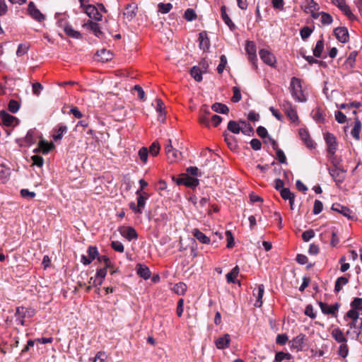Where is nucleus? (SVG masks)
Instances as JSON below:
<instances>
[{
  "label": "nucleus",
  "instance_id": "obj_1",
  "mask_svg": "<svg viewBox=\"0 0 362 362\" xmlns=\"http://www.w3.org/2000/svg\"><path fill=\"white\" fill-rule=\"evenodd\" d=\"M290 92L293 99L298 103L306 101V98L302 90L301 81L296 77H292L290 83Z\"/></svg>",
  "mask_w": 362,
  "mask_h": 362
},
{
  "label": "nucleus",
  "instance_id": "obj_2",
  "mask_svg": "<svg viewBox=\"0 0 362 362\" xmlns=\"http://www.w3.org/2000/svg\"><path fill=\"white\" fill-rule=\"evenodd\" d=\"M280 107L292 122L298 123L299 118L297 112L290 101L284 100L281 102Z\"/></svg>",
  "mask_w": 362,
  "mask_h": 362
},
{
  "label": "nucleus",
  "instance_id": "obj_3",
  "mask_svg": "<svg viewBox=\"0 0 362 362\" xmlns=\"http://www.w3.org/2000/svg\"><path fill=\"white\" fill-rule=\"evenodd\" d=\"M168 143L165 147V153L169 162L174 163L181 158V152L175 149L172 146L171 139H168Z\"/></svg>",
  "mask_w": 362,
  "mask_h": 362
},
{
  "label": "nucleus",
  "instance_id": "obj_4",
  "mask_svg": "<svg viewBox=\"0 0 362 362\" xmlns=\"http://www.w3.org/2000/svg\"><path fill=\"white\" fill-rule=\"evenodd\" d=\"M0 120L6 127H14L19 124V119L17 117L8 114L4 110L0 111Z\"/></svg>",
  "mask_w": 362,
  "mask_h": 362
},
{
  "label": "nucleus",
  "instance_id": "obj_5",
  "mask_svg": "<svg viewBox=\"0 0 362 362\" xmlns=\"http://www.w3.org/2000/svg\"><path fill=\"white\" fill-rule=\"evenodd\" d=\"M346 171L342 168L334 166L329 168V173L333 178L337 185L341 184L344 182L345 178Z\"/></svg>",
  "mask_w": 362,
  "mask_h": 362
},
{
  "label": "nucleus",
  "instance_id": "obj_6",
  "mask_svg": "<svg viewBox=\"0 0 362 362\" xmlns=\"http://www.w3.org/2000/svg\"><path fill=\"white\" fill-rule=\"evenodd\" d=\"M178 185H184L187 187L194 188L199 185L197 178L192 177L188 174H182V177L177 180Z\"/></svg>",
  "mask_w": 362,
  "mask_h": 362
},
{
  "label": "nucleus",
  "instance_id": "obj_7",
  "mask_svg": "<svg viewBox=\"0 0 362 362\" xmlns=\"http://www.w3.org/2000/svg\"><path fill=\"white\" fill-rule=\"evenodd\" d=\"M259 57L267 65L274 66L276 62L275 56L269 51L265 49L259 50Z\"/></svg>",
  "mask_w": 362,
  "mask_h": 362
},
{
  "label": "nucleus",
  "instance_id": "obj_8",
  "mask_svg": "<svg viewBox=\"0 0 362 362\" xmlns=\"http://www.w3.org/2000/svg\"><path fill=\"white\" fill-rule=\"evenodd\" d=\"M331 2L337 6L349 19L355 18V16L351 12L345 0H331Z\"/></svg>",
  "mask_w": 362,
  "mask_h": 362
},
{
  "label": "nucleus",
  "instance_id": "obj_9",
  "mask_svg": "<svg viewBox=\"0 0 362 362\" xmlns=\"http://www.w3.org/2000/svg\"><path fill=\"white\" fill-rule=\"evenodd\" d=\"M28 11L29 15L35 21L42 22L45 20V16L37 8L34 2L30 1L28 6Z\"/></svg>",
  "mask_w": 362,
  "mask_h": 362
},
{
  "label": "nucleus",
  "instance_id": "obj_10",
  "mask_svg": "<svg viewBox=\"0 0 362 362\" xmlns=\"http://www.w3.org/2000/svg\"><path fill=\"white\" fill-rule=\"evenodd\" d=\"M325 140L327 146L328 152L334 154L337 148V139L333 134L326 133L325 134Z\"/></svg>",
  "mask_w": 362,
  "mask_h": 362
},
{
  "label": "nucleus",
  "instance_id": "obj_11",
  "mask_svg": "<svg viewBox=\"0 0 362 362\" xmlns=\"http://www.w3.org/2000/svg\"><path fill=\"white\" fill-rule=\"evenodd\" d=\"M334 34L337 39L341 43H346L349 40V32L345 27H338L334 30Z\"/></svg>",
  "mask_w": 362,
  "mask_h": 362
},
{
  "label": "nucleus",
  "instance_id": "obj_12",
  "mask_svg": "<svg viewBox=\"0 0 362 362\" xmlns=\"http://www.w3.org/2000/svg\"><path fill=\"white\" fill-rule=\"evenodd\" d=\"M119 231L122 236L127 239L129 241L138 238V234L136 230L132 227H123L119 230Z\"/></svg>",
  "mask_w": 362,
  "mask_h": 362
},
{
  "label": "nucleus",
  "instance_id": "obj_13",
  "mask_svg": "<svg viewBox=\"0 0 362 362\" xmlns=\"http://www.w3.org/2000/svg\"><path fill=\"white\" fill-rule=\"evenodd\" d=\"M85 12L90 18L96 21H100L102 20V14L99 13L97 8L93 5H86Z\"/></svg>",
  "mask_w": 362,
  "mask_h": 362
},
{
  "label": "nucleus",
  "instance_id": "obj_14",
  "mask_svg": "<svg viewBox=\"0 0 362 362\" xmlns=\"http://www.w3.org/2000/svg\"><path fill=\"white\" fill-rule=\"evenodd\" d=\"M332 210L337 211L339 214H341L342 215H344L345 217L348 218L349 219H354V216L351 215V214H352L351 211L349 208H347L344 206H342L340 204H338V203L333 204L332 206Z\"/></svg>",
  "mask_w": 362,
  "mask_h": 362
},
{
  "label": "nucleus",
  "instance_id": "obj_15",
  "mask_svg": "<svg viewBox=\"0 0 362 362\" xmlns=\"http://www.w3.org/2000/svg\"><path fill=\"white\" fill-rule=\"evenodd\" d=\"M319 306L324 314L334 315L339 309V304L327 305L325 303L319 302Z\"/></svg>",
  "mask_w": 362,
  "mask_h": 362
},
{
  "label": "nucleus",
  "instance_id": "obj_16",
  "mask_svg": "<svg viewBox=\"0 0 362 362\" xmlns=\"http://www.w3.org/2000/svg\"><path fill=\"white\" fill-rule=\"evenodd\" d=\"M137 11V6L136 4H128L125 10L123 13V16L125 18H127L129 21H132L136 15Z\"/></svg>",
  "mask_w": 362,
  "mask_h": 362
},
{
  "label": "nucleus",
  "instance_id": "obj_17",
  "mask_svg": "<svg viewBox=\"0 0 362 362\" xmlns=\"http://www.w3.org/2000/svg\"><path fill=\"white\" fill-rule=\"evenodd\" d=\"M305 339V335L303 334H300L296 337L293 338L292 340L290 341V346L291 349H295L297 350L302 349L303 344Z\"/></svg>",
  "mask_w": 362,
  "mask_h": 362
},
{
  "label": "nucleus",
  "instance_id": "obj_18",
  "mask_svg": "<svg viewBox=\"0 0 362 362\" xmlns=\"http://www.w3.org/2000/svg\"><path fill=\"white\" fill-rule=\"evenodd\" d=\"M299 136L300 139L308 148H311L314 147V143L310 139L309 132L305 129H299Z\"/></svg>",
  "mask_w": 362,
  "mask_h": 362
},
{
  "label": "nucleus",
  "instance_id": "obj_19",
  "mask_svg": "<svg viewBox=\"0 0 362 362\" xmlns=\"http://www.w3.org/2000/svg\"><path fill=\"white\" fill-rule=\"evenodd\" d=\"M35 310L33 308H26L25 307H18L16 308V316L23 318H30L35 315Z\"/></svg>",
  "mask_w": 362,
  "mask_h": 362
},
{
  "label": "nucleus",
  "instance_id": "obj_20",
  "mask_svg": "<svg viewBox=\"0 0 362 362\" xmlns=\"http://www.w3.org/2000/svg\"><path fill=\"white\" fill-rule=\"evenodd\" d=\"M199 47L204 51L208 50L210 47V40L206 31L201 32L199 35Z\"/></svg>",
  "mask_w": 362,
  "mask_h": 362
},
{
  "label": "nucleus",
  "instance_id": "obj_21",
  "mask_svg": "<svg viewBox=\"0 0 362 362\" xmlns=\"http://www.w3.org/2000/svg\"><path fill=\"white\" fill-rule=\"evenodd\" d=\"M361 122L358 117H356L354 118V127L351 131V134L356 141H359L360 137V132L361 131Z\"/></svg>",
  "mask_w": 362,
  "mask_h": 362
},
{
  "label": "nucleus",
  "instance_id": "obj_22",
  "mask_svg": "<svg viewBox=\"0 0 362 362\" xmlns=\"http://www.w3.org/2000/svg\"><path fill=\"white\" fill-rule=\"evenodd\" d=\"M230 341V336L228 334L219 337L215 341L216 346L219 349H223L228 347Z\"/></svg>",
  "mask_w": 362,
  "mask_h": 362
},
{
  "label": "nucleus",
  "instance_id": "obj_23",
  "mask_svg": "<svg viewBox=\"0 0 362 362\" xmlns=\"http://www.w3.org/2000/svg\"><path fill=\"white\" fill-rule=\"evenodd\" d=\"M136 271L138 275L144 279H148L151 277L149 268L144 264H138L136 265Z\"/></svg>",
  "mask_w": 362,
  "mask_h": 362
},
{
  "label": "nucleus",
  "instance_id": "obj_24",
  "mask_svg": "<svg viewBox=\"0 0 362 362\" xmlns=\"http://www.w3.org/2000/svg\"><path fill=\"white\" fill-rule=\"evenodd\" d=\"M264 292V286L263 284L258 285L257 287V293H255V291H253V295L256 296L257 300L255 303V306L257 308H260L262 305V297Z\"/></svg>",
  "mask_w": 362,
  "mask_h": 362
},
{
  "label": "nucleus",
  "instance_id": "obj_25",
  "mask_svg": "<svg viewBox=\"0 0 362 362\" xmlns=\"http://www.w3.org/2000/svg\"><path fill=\"white\" fill-rule=\"evenodd\" d=\"M221 17L224 23L229 27L230 30H234L235 29V25L227 14L225 6H221Z\"/></svg>",
  "mask_w": 362,
  "mask_h": 362
},
{
  "label": "nucleus",
  "instance_id": "obj_26",
  "mask_svg": "<svg viewBox=\"0 0 362 362\" xmlns=\"http://www.w3.org/2000/svg\"><path fill=\"white\" fill-rule=\"evenodd\" d=\"M96 54L99 58L98 59L103 62L111 60L112 58V52L105 49H102L100 50L97 51Z\"/></svg>",
  "mask_w": 362,
  "mask_h": 362
},
{
  "label": "nucleus",
  "instance_id": "obj_27",
  "mask_svg": "<svg viewBox=\"0 0 362 362\" xmlns=\"http://www.w3.org/2000/svg\"><path fill=\"white\" fill-rule=\"evenodd\" d=\"M332 337L338 342V343H344L346 342L347 340L344 335V333L339 328H334L332 331Z\"/></svg>",
  "mask_w": 362,
  "mask_h": 362
},
{
  "label": "nucleus",
  "instance_id": "obj_28",
  "mask_svg": "<svg viewBox=\"0 0 362 362\" xmlns=\"http://www.w3.org/2000/svg\"><path fill=\"white\" fill-rule=\"evenodd\" d=\"M192 234L200 243L203 244H209L210 243V238L197 228L193 230Z\"/></svg>",
  "mask_w": 362,
  "mask_h": 362
},
{
  "label": "nucleus",
  "instance_id": "obj_29",
  "mask_svg": "<svg viewBox=\"0 0 362 362\" xmlns=\"http://www.w3.org/2000/svg\"><path fill=\"white\" fill-rule=\"evenodd\" d=\"M35 137H36L35 129H30L28 131L23 140L26 145L30 146L35 142Z\"/></svg>",
  "mask_w": 362,
  "mask_h": 362
},
{
  "label": "nucleus",
  "instance_id": "obj_30",
  "mask_svg": "<svg viewBox=\"0 0 362 362\" xmlns=\"http://www.w3.org/2000/svg\"><path fill=\"white\" fill-rule=\"evenodd\" d=\"M64 30L65 33L73 38L80 39L82 37V35L80 32L75 30L71 25H67L64 27Z\"/></svg>",
  "mask_w": 362,
  "mask_h": 362
},
{
  "label": "nucleus",
  "instance_id": "obj_31",
  "mask_svg": "<svg viewBox=\"0 0 362 362\" xmlns=\"http://www.w3.org/2000/svg\"><path fill=\"white\" fill-rule=\"evenodd\" d=\"M156 110L158 112H159V115L158 117V119L160 122H164L165 119V114L163 112V108H164V103L162 101L161 99H156Z\"/></svg>",
  "mask_w": 362,
  "mask_h": 362
},
{
  "label": "nucleus",
  "instance_id": "obj_32",
  "mask_svg": "<svg viewBox=\"0 0 362 362\" xmlns=\"http://www.w3.org/2000/svg\"><path fill=\"white\" fill-rule=\"evenodd\" d=\"M227 129L233 134H239L241 130L240 121L230 120L228 123Z\"/></svg>",
  "mask_w": 362,
  "mask_h": 362
},
{
  "label": "nucleus",
  "instance_id": "obj_33",
  "mask_svg": "<svg viewBox=\"0 0 362 362\" xmlns=\"http://www.w3.org/2000/svg\"><path fill=\"white\" fill-rule=\"evenodd\" d=\"M67 127L64 124H60L57 130L56 134L53 135V139L54 141L61 140L64 134L67 132Z\"/></svg>",
  "mask_w": 362,
  "mask_h": 362
},
{
  "label": "nucleus",
  "instance_id": "obj_34",
  "mask_svg": "<svg viewBox=\"0 0 362 362\" xmlns=\"http://www.w3.org/2000/svg\"><path fill=\"white\" fill-rule=\"evenodd\" d=\"M211 109L214 112L221 114H228V112H229L228 107L226 105L220 103H215L214 104H213L211 106Z\"/></svg>",
  "mask_w": 362,
  "mask_h": 362
},
{
  "label": "nucleus",
  "instance_id": "obj_35",
  "mask_svg": "<svg viewBox=\"0 0 362 362\" xmlns=\"http://www.w3.org/2000/svg\"><path fill=\"white\" fill-rule=\"evenodd\" d=\"M349 283V279L345 276H340L337 278L334 284V291L336 293L339 292L343 286L346 285Z\"/></svg>",
  "mask_w": 362,
  "mask_h": 362
},
{
  "label": "nucleus",
  "instance_id": "obj_36",
  "mask_svg": "<svg viewBox=\"0 0 362 362\" xmlns=\"http://www.w3.org/2000/svg\"><path fill=\"white\" fill-rule=\"evenodd\" d=\"M240 129H241L240 132L243 134L250 136L251 134L253 133V132H254L253 128L249 123H247L243 120H240Z\"/></svg>",
  "mask_w": 362,
  "mask_h": 362
},
{
  "label": "nucleus",
  "instance_id": "obj_37",
  "mask_svg": "<svg viewBox=\"0 0 362 362\" xmlns=\"http://www.w3.org/2000/svg\"><path fill=\"white\" fill-rule=\"evenodd\" d=\"M324 50V40L323 39H320L317 41L315 47L313 49V55L320 58L322 55V53Z\"/></svg>",
  "mask_w": 362,
  "mask_h": 362
},
{
  "label": "nucleus",
  "instance_id": "obj_38",
  "mask_svg": "<svg viewBox=\"0 0 362 362\" xmlns=\"http://www.w3.org/2000/svg\"><path fill=\"white\" fill-rule=\"evenodd\" d=\"M202 73L203 71L201 70V68L196 66H193L190 70L192 77L198 82L202 81Z\"/></svg>",
  "mask_w": 362,
  "mask_h": 362
},
{
  "label": "nucleus",
  "instance_id": "obj_39",
  "mask_svg": "<svg viewBox=\"0 0 362 362\" xmlns=\"http://www.w3.org/2000/svg\"><path fill=\"white\" fill-rule=\"evenodd\" d=\"M313 118L317 122L325 123V112L320 108H317L314 111V112H313Z\"/></svg>",
  "mask_w": 362,
  "mask_h": 362
},
{
  "label": "nucleus",
  "instance_id": "obj_40",
  "mask_svg": "<svg viewBox=\"0 0 362 362\" xmlns=\"http://www.w3.org/2000/svg\"><path fill=\"white\" fill-rule=\"evenodd\" d=\"M225 141L227 143L228 147L230 149H235L237 148V144L235 137L232 135L228 134L227 132L223 133Z\"/></svg>",
  "mask_w": 362,
  "mask_h": 362
},
{
  "label": "nucleus",
  "instance_id": "obj_41",
  "mask_svg": "<svg viewBox=\"0 0 362 362\" xmlns=\"http://www.w3.org/2000/svg\"><path fill=\"white\" fill-rule=\"evenodd\" d=\"M293 358L292 355L289 353H285L283 351L277 352L275 355V358L273 362H281L284 360L289 361Z\"/></svg>",
  "mask_w": 362,
  "mask_h": 362
},
{
  "label": "nucleus",
  "instance_id": "obj_42",
  "mask_svg": "<svg viewBox=\"0 0 362 362\" xmlns=\"http://www.w3.org/2000/svg\"><path fill=\"white\" fill-rule=\"evenodd\" d=\"M54 144L52 143H48L44 140H40L39 142V148L42 153L46 154L48 153L49 151L54 148Z\"/></svg>",
  "mask_w": 362,
  "mask_h": 362
},
{
  "label": "nucleus",
  "instance_id": "obj_43",
  "mask_svg": "<svg viewBox=\"0 0 362 362\" xmlns=\"http://www.w3.org/2000/svg\"><path fill=\"white\" fill-rule=\"evenodd\" d=\"M305 11L306 13H313L319 9L318 4L314 0H305Z\"/></svg>",
  "mask_w": 362,
  "mask_h": 362
},
{
  "label": "nucleus",
  "instance_id": "obj_44",
  "mask_svg": "<svg viewBox=\"0 0 362 362\" xmlns=\"http://www.w3.org/2000/svg\"><path fill=\"white\" fill-rule=\"evenodd\" d=\"M239 267L235 266L232 270L226 276L228 283H235L234 279L238 275Z\"/></svg>",
  "mask_w": 362,
  "mask_h": 362
},
{
  "label": "nucleus",
  "instance_id": "obj_45",
  "mask_svg": "<svg viewBox=\"0 0 362 362\" xmlns=\"http://www.w3.org/2000/svg\"><path fill=\"white\" fill-rule=\"evenodd\" d=\"M147 199L148 197L139 196L137 197L136 214H142V209L144 208Z\"/></svg>",
  "mask_w": 362,
  "mask_h": 362
},
{
  "label": "nucleus",
  "instance_id": "obj_46",
  "mask_svg": "<svg viewBox=\"0 0 362 362\" xmlns=\"http://www.w3.org/2000/svg\"><path fill=\"white\" fill-rule=\"evenodd\" d=\"M318 15L320 16V22L323 25H330L333 21L332 16L328 13L321 12Z\"/></svg>",
  "mask_w": 362,
  "mask_h": 362
},
{
  "label": "nucleus",
  "instance_id": "obj_47",
  "mask_svg": "<svg viewBox=\"0 0 362 362\" xmlns=\"http://www.w3.org/2000/svg\"><path fill=\"white\" fill-rule=\"evenodd\" d=\"M21 107L20 103L16 100H11L8 104V109L11 113H16L19 110Z\"/></svg>",
  "mask_w": 362,
  "mask_h": 362
},
{
  "label": "nucleus",
  "instance_id": "obj_48",
  "mask_svg": "<svg viewBox=\"0 0 362 362\" xmlns=\"http://www.w3.org/2000/svg\"><path fill=\"white\" fill-rule=\"evenodd\" d=\"M186 289H187V286L185 284H184L182 282L176 284L173 288L174 291L179 295H183L185 293V292L186 291Z\"/></svg>",
  "mask_w": 362,
  "mask_h": 362
},
{
  "label": "nucleus",
  "instance_id": "obj_49",
  "mask_svg": "<svg viewBox=\"0 0 362 362\" xmlns=\"http://www.w3.org/2000/svg\"><path fill=\"white\" fill-rule=\"evenodd\" d=\"M107 274V267L101 268L97 270L96 277L99 279L98 284L101 285L103 280Z\"/></svg>",
  "mask_w": 362,
  "mask_h": 362
},
{
  "label": "nucleus",
  "instance_id": "obj_50",
  "mask_svg": "<svg viewBox=\"0 0 362 362\" xmlns=\"http://www.w3.org/2000/svg\"><path fill=\"white\" fill-rule=\"evenodd\" d=\"M338 354L342 358H345L349 354V349L346 342L341 343L339 347Z\"/></svg>",
  "mask_w": 362,
  "mask_h": 362
},
{
  "label": "nucleus",
  "instance_id": "obj_51",
  "mask_svg": "<svg viewBox=\"0 0 362 362\" xmlns=\"http://www.w3.org/2000/svg\"><path fill=\"white\" fill-rule=\"evenodd\" d=\"M160 148V147L159 144L157 141H154L151 145L148 152L150 153V154L151 156H156L159 153Z\"/></svg>",
  "mask_w": 362,
  "mask_h": 362
},
{
  "label": "nucleus",
  "instance_id": "obj_52",
  "mask_svg": "<svg viewBox=\"0 0 362 362\" xmlns=\"http://www.w3.org/2000/svg\"><path fill=\"white\" fill-rule=\"evenodd\" d=\"M233 95L232 97L231 100L233 103L239 102L242 98L240 88L237 86H234V87H233Z\"/></svg>",
  "mask_w": 362,
  "mask_h": 362
},
{
  "label": "nucleus",
  "instance_id": "obj_53",
  "mask_svg": "<svg viewBox=\"0 0 362 362\" xmlns=\"http://www.w3.org/2000/svg\"><path fill=\"white\" fill-rule=\"evenodd\" d=\"M148 151L147 149V148L146 147H142L139 151V158L141 159V160L146 163L147 162V160H148Z\"/></svg>",
  "mask_w": 362,
  "mask_h": 362
},
{
  "label": "nucleus",
  "instance_id": "obj_54",
  "mask_svg": "<svg viewBox=\"0 0 362 362\" xmlns=\"http://www.w3.org/2000/svg\"><path fill=\"white\" fill-rule=\"evenodd\" d=\"M346 317H349L352 320H360L359 317V311L358 310H355L351 308L350 310H349L346 315Z\"/></svg>",
  "mask_w": 362,
  "mask_h": 362
},
{
  "label": "nucleus",
  "instance_id": "obj_55",
  "mask_svg": "<svg viewBox=\"0 0 362 362\" xmlns=\"http://www.w3.org/2000/svg\"><path fill=\"white\" fill-rule=\"evenodd\" d=\"M227 64V58L225 55H221L220 57V63L217 66V71L218 74H222L226 65Z\"/></svg>",
  "mask_w": 362,
  "mask_h": 362
},
{
  "label": "nucleus",
  "instance_id": "obj_56",
  "mask_svg": "<svg viewBox=\"0 0 362 362\" xmlns=\"http://www.w3.org/2000/svg\"><path fill=\"white\" fill-rule=\"evenodd\" d=\"M111 247L114 250L119 252H123L124 250V247L123 244L117 240L112 241L111 243Z\"/></svg>",
  "mask_w": 362,
  "mask_h": 362
},
{
  "label": "nucleus",
  "instance_id": "obj_57",
  "mask_svg": "<svg viewBox=\"0 0 362 362\" xmlns=\"http://www.w3.org/2000/svg\"><path fill=\"white\" fill-rule=\"evenodd\" d=\"M335 119L339 124H344L346 121V115L341 111H336L335 114Z\"/></svg>",
  "mask_w": 362,
  "mask_h": 362
},
{
  "label": "nucleus",
  "instance_id": "obj_58",
  "mask_svg": "<svg viewBox=\"0 0 362 362\" xmlns=\"http://www.w3.org/2000/svg\"><path fill=\"white\" fill-rule=\"evenodd\" d=\"M88 255L91 260H94L98 256V251L96 247L90 246L88 249Z\"/></svg>",
  "mask_w": 362,
  "mask_h": 362
},
{
  "label": "nucleus",
  "instance_id": "obj_59",
  "mask_svg": "<svg viewBox=\"0 0 362 362\" xmlns=\"http://www.w3.org/2000/svg\"><path fill=\"white\" fill-rule=\"evenodd\" d=\"M312 33V29L310 28L308 26L303 27L300 31V37L303 40H305L308 37H310Z\"/></svg>",
  "mask_w": 362,
  "mask_h": 362
},
{
  "label": "nucleus",
  "instance_id": "obj_60",
  "mask_svg": "<svg viewBox=\"0 0 362 362\" xmlns=\"http://www.w3.org/2000/svg\"><path fill=\"white\" fill-rule=\"evenodd\" d=\"M349 327L351 329H355L356 331H361L362 327V318L360 320H352L351 323H349Z\"/></svg>",
  "mask_w": 362,
  "mask_h": 362
},
{
  "label": "nucleus",
  "instance_id": "obj_61",
  "mask_svg": "<svg viewBox=\"0 0 362 362\" xmlns=\"http://www.w3.org/2000/svg\"><path fill=\"white\" fill-rule=\"evenodd\" d=\"M159 11L163 13H168L173 8V5L170 3H160L158 4Z\"/></svg>",
  "mask_w": 362,
  "mask_h": 362
},
{
  "label": "nucleus",
  "instance_id": "obj_62",
  "mask_svg": "<svg viewBox=\"0 0 362 362\" xmlns=\"http://www.w3.org/2000/svg\"><path fill=\"white\" fill-rule=\"evenodd\" d=\"M28 51V46L25 44H20L16 51V55L21 57L27 53Z\"/></svg>",
  "mask_w": 362,
  "mask_h": 362
},
{
  "label": "nucleus",
  "instance_id": "obj_63",
  "mask_svg": "<svg viewBox=\"0 0 362 362\" xmlns=\"http://www.w3.org/2000/svg\"><path fill=\"white\" fill-rule=\"evenodd\" d=\"M185 18L189 21H192L197 18V15L193 9L188 8L185 12Z\"/></svg>",
  "mask_w": 362,
  "mask_h": 362
},
{
  "label": "nucleus",
  "instance_id": "obj_64",
  "mask_svg": "<svg viewBox=\"0 0 362 362\" xmlns=\"http://www.w3.org/2000/svg\"><path fill=\"white\" fill-rule=\"evenodd\" d=\"M362 305V298H355L351 303V307L353 309L358 310L361 308Z\"/></svg>",
  "mask_w": 362,
  "mask_h": 362
}]
</instances>
